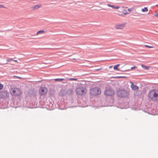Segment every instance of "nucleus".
<instances>
[{
	"label": "nucleus",
	"instance_id": "34",
	"mask_svg": "<svg viewBox=\"0 0 158 158\" xmlns=\"http://www.w3.org/2000/svg\"><path fill=\"white\" fill-rule=\"evenodd\" d=\"M101 69V68H100L99 69H95V70H96L97 71H98L100 70Z\"/></svg>",
	"mask_w": 158,
	"mask_h": 158
},
{
	"label": "nucleus",
	"instance_id": "5",
	"mask_svg": "<svg viewBox=\"0 0 158 158\" xmlns=\"http://www.w3.org/2000/svg\"><path fill=\"white\" fill-rule=\"evenodd\" d=\"M76 91V94L80 95H84L86 92V90L85 88L83 87H79L77 88Z\"/></svg>",
	"mask_w": 158,
	"mask_h": 158
},
{
	"label": "nucleus",
	"instance_id": "35",
	"mask_svg": "<svg viewBox=\"0 0 158 158\" xmlns=\"http://www.w3.org/2000/svg\"><path fill=\"white\" fill-rule=\"evenodd\" d=\"M108 6H109V7H110V6L111 5L109 4H107V5Z\"/></svg>",
	"mask_w": 158,
	"mask_h": 158
},
{
	"label": "nucleus",
	"instance_id": "6",
	"mask_svg": "<svg viewBox=\"0 0 158 158\" xmlns=\"http://www.w3.org/2000/svg\"><path fill=\"white\" fill-rule=\"evenodd\" d=\"M104 94L106 96H111L115 94L114 91L111 88L106 89L104 91Z\"/></svg>",
	"mask_w": 158,
	"mask_h": 158
},
{
	"label": "nucleus",
	"instance_id": "11",
	"mask_svg": "<svg viewBox=\"0 0 158 158\" xmlns=\"http://www.w3.org/2000/svg\"><path fill=\"white\" fill-rule=\"evenodd\" d=\"M66 91L64 90H60L59 92V95L60 96H64L66 95Z\"/></svg>",
	"mask_w": 158,
	"mask_h": 158
},
{
	"label": "nucleus",
	"instance_id": "2",
	"mask_svg": "<svg viewBox=\"0 0 158 158\" xmlns=\"http://www.w3.org/2000/svg\"><path fill=\"white\" fill-rule=\"evenodd\" d=\"M11 94L15 96H19L22 93L21 90L17 88H12L10 91Z\"/></svg>",
	"mask_w": 158,
	"mask_h": 158
},
{
	"label": "nucleus",
	"instance_id": "8",
	"mask_svg": "<svg viewBox=\"0 0 158 158\" xmlns=\"http://www.w3.org/2000/svg\"><path fill=\"white\" fill-rule=\"evenodd\" d=\"M9 93L6 91H0V98H6L9 97Z\"/></svg>",
	"mask_w": 158,
	"mask_h": 158
},
{
	"label": "nucleus",
	"instance_id": "16",
	"mask_svg": "<svg viewBox=\"0 0 158 158\" xmlns=\"http://www.w3.org/2000/svg\"><path fill=\"white\" fill-rule=\"evenodd\" d=\"M141 67L143 68L145 70H148L149 69L150 67L149 66H146L144 64H141Z\"/></svg>",
	"mask_w": 158,
	"mask_h": 158
},
{
	"label": "nucleus",
	"instance_id": "36",
	"mask_svg": "<svg viewBox=\"0 0 158 158\" xmlns=\"http://www.w3.org/2000/svg\"><path fill=\"white\" fill-rule=\"evenodd\" d=\"M13 61H15V62H17V60H13Z\"/></svg>",
	"mask_w": 158,
	"mask_h": 158
},
{
	"label": "nucleus",
	"instance_id": "28",
	"mask_svg": "<svg viewBox=\"0 0 158 158\" xmlns=\"http://www.w3.org/2000/svg\"><path fill=\"white\" fill-rule=\"evenodd\" d=\"M133 9L132 8H129L127 10L129 11H131L133 10Z\"/></svg>",
	"mask_w": 158,
	"mask_h": 158
},
{
	"label": "nucleus",
	"instance_id": "21",
	"mask_svg": "<svg viewBox=\"0 0 158 158\" xmlns=\"http://www.w3.org/2000/svg\"><path fill=\"white\" fill-rule=\"evenodd\" d=\"M122 12L123 13V14L124 15H126L129 14V13L127 12V10L125 9H123L122 10Z\"/></svg>",
	"mask_w": 158,
	"mask_h": 158
},
{
	"label": "nucleus",
	"instance_id": "25",
	"mask_svg": "<svg viewBox=\"0 0 158 158\" xmlns=\"http://www.w3.org/2000/svg\"><path fill=\"white\" fill-rule=\"evenodd\" d=\"M137 68V67L135 66H134L133 67H131V69H128V71H129L131 69V70H133V69H136V68Z\"/></svg>",
	"mask_w": 158,
	"mask_h": 158
},
{
	"label": "nucleus",
	"instance_id": "7",
	"mask_svg": "<svg viewBox=\"0 0 158 158\" xmlns=\"http://www.w3.org/2000/svg\"><path fill=\"white\" fill-rule=\"evenodd\" d=\"M37 94V91L31 89L28 91V95L31 98H33L34 99H36V95Z\"/></svg>",
	"mask_w": 158,
	"mask_h": 158
},
{
	"label": "nucleus",
	"instance_id": "24",
	"mask_svg": "<svg viewBox=\"0 0 158 158\" xmlns=\"http://www.w3.org/2000/svg\"><path fill=\"white\" fill-rule=\"evenodd\" d=\"M144 46L145 47H147V48H153V46H149V45H144Z\"/></svg>",
	"mask_w": 158,
	"mask_h": 158
},
{
	"label": "nucleus",
	"instance_id": "27",
	"mask_svg": "<svg viewBox=\"0 0 158 158\" xmlns=\"http://www.w3.org/2000/svg\"><path fill=\"white\" fill-rule=\"evenodd\" d=\"M120 8V7L118 6H114V9H118Z\"/></svg>",
	"mask_w": 158,
	"mask_h": 158
},
{
	"label": "nucleus",
	"instance_id": "32",
	"mask_svg": "<svg viewBox=\"0 0 158 158\" xmlns=\"http://www.w3.org/2000/svg\"><path fill=\"white\" fill-rule=\"evenodd\" d=\"M114 6L113 5H111L110 6V7H111L112 8H114Z\"/></svg>",
	"mask_w": 158,
	"mask_h": 158
},
{
	"label": "nucleus",
	"instance_id": "37",
	"mask_svg": "<svg viewBox=\"0 0 158 158\" xmlns=\"http://www.w3.org/2000/svg\"><path fill=\"white\" fill-rule=\"evenodd\" d=\"M119 15H123V14H119Z\"/></svg>",
	"mask_w": 158,
	"mask_h": 158
},
{
	"label": "nucleus",
	"instance_id": "23",
	"mask_svg": "<svg viewBox=\"0 0 158 158\" xmlns=\"http://www.w3.org/2000/svg\"><path fill=\"white\" fill-rule=\"evenodd\" d=\"M13 60V59L12 58H8L7 59H6V61L7 62H10L12 61Z\"/></svg>",
	"mask_w": 158,
	"mask_h": 158
},
{
	"label": "nucleus",
	"instance_id": "29",
	"mask_svg": "<svg viewBox=\"0 0 158 158\" xmlns=\"http://www.w3.org/2000/svg\"><path fill=\"white\" fill-rule=\"evenodd\" d=\"M5 6L2 5H0V8H5Z\"/></svg>",
	"mask_w": 158,
	"mask_h": 158
},
{
	"label": "nucleus",
	"instance_id": "10",
	"mask_svg": "<svg viewBox=\"0 0 158 158\" xmlns=\"http://www.w3.org/2000/svg\"><path fill=\"white\" fill-rule=\"evenodd\" d=\"M48 107H47V109L50 110H51L54 108V106H53V104L52 102H49L47 104Z\"/></svg>",
	"mask_w": 158,
	"mask_h": 158
},
{
	"label": "nucleus",
	"instance_id": "31",
	"mask_svg": "<svg viewBox=\"0 0 158 158\" xmlns=\"http://www.w3.org/2000/svg\"><path fill=\"white\" fill-rule=\"evenodd\" d=\"M154 16L157 18H158V13L155 15Z\"/></svg>",
	"mask_w": 158,
	"mask_h": 158
},
{
	"label": "nucleus",
	"instance_id": "15",
	"mask_svg": "<svg viewBox=\"0 0 158 158\" xmlns=\"http://www.w3.org/2000/svg\"><path fill=\"white\" fill-rule=\"evenodd\" d=\"M120 65V64H118L115 65L113 67L114 69L115 70L119 71V69L118 68V67Z\"/></svg>",
	"mask_w": 158,
	"mask_h": 158
},
{
	"label": "nucleus",
	"instance_id": "19",
	"mask_svg": "<svg viewBox=\"0 0 158 158\" xmlns=\"http://www.w3.org/2000/svg\"><path fill=\"white\" fill-rule=\"evenodd\" d=\"M44 32H45V31L44 30H40V31H37L36 34H37V35H38L40 34H41L44 33Z\"/></svg>",
	"mask_w": 158,
	"mask_h": 158
},
{
	"label": "nucleus",
	"instance_id": "3",
	"mask_svg": "<svg viewBox=\"0 0 158 158\" xmlns=\"http://www.w3.org/2000/svg\"><path fill=\"white\" fill-rule=\"evenodd\" d=\"M101 91L100 88L95 87L89 90V93L91 95L96 96L99 94Z\"/></svg>",
	"mask_w": 158,
	"mask_h": 158
},
{
	"label": "nucleus",
	"instance_id": "12",
	"mask_svg": "<svg viewBox=\"0 0 158 158\" xmlns=\"http://www.w3.org/2000/svg\"><path fill=\"white\" fill-rule=\"evenodd\" d=\"M131 88L133 90H138L139 89V87L138 86L134 84L132 82H131Z\"/></svg>",
	"mask_w": 158,
	"mask_h": 158
},
{
	"label": "nucleus",
	"instance_id": "22",
	"mask_svg": "<svg viewBox=\"0 0 158 158\" xmlns=\"http://www.w3.org/2000/svg\"><path fill=\"white\" fill-rule=\"evenodd\" d=\"M64 80V79L63 78H56L54 79V80L56 81H62Z\"/></svg>",
	"mask_w": 158,
	"mask_h": 158
},
{
	"label": "nucleus",
	"instance_id": "17",
	"mask_svg": "<svg viewBox=\"0 0 158 158\" xmlns=\"http://www.w3.org/2000/svg\"><path fill=\"white\" fill-rule=\"evenodd\" d=\"M135 94L137 96H140L142 94V92L140 90H138L136 92Z\"/></svg>",
	"mask_w": 158,
	"mask_h": 158
},
{
	"label": "nucleus",
	"instance_id": "26",
	"mask_svg": "<svg viewBox=\"0 0 158 158\" xmlns=\"http://www.w3.org/2000/svg\"><path fill=\"white\" fill-rule=\"evenodd\" d=\"M3 85L2 84L0 83V90L3 89Z\"/></svg>",
	"mask_w": 158,
	"mask_h": 158
},
{
	"label": "nucleus",
	"instance_id": "20",
	"mask_svg": "<svg viewBox=\"0 0 158 158\" xmlns=\"http://www.w3.org/2000/svg\"><path fill=\"white\" fill-rule=\"evenodd\" d=\"M141 11L143 12H147L148 11V9L147 7H144L142 9Z\"/></svg>",
	"mask_w": 158,
	"mask_h": 158
},
{
	"label": "nucleus",
	"instance_id": "1",
	"mask_svg": "<svg viewBox=\"0 0 158 158\" xmlns=\"http://www.w3.org/2000/svg\"><path fill=\"white\" fill-rule=\"evenodd\" d=\"M148 96V98L153 101L158 100V90L155 89L150 90Z\"/></svg>",
	"mask_w": 158,
	"mask_h": 158
},
{
	"label": "nucleus",
	"instance_id": "33",
	"mask_svg": "<svg viewBox=\"0 0 158 158\" xmlns=\"http://www.w3.org/2000/svg\"><path fill=\"white\" fill-rule=\"evenodd\" d=\"M113 67V66H112V65H111V66H110L109 67V68L110 69V68H112Z\"/></svg>",
	"mask_w": 158,
	"mask_h": 158
},
{
	"label": "nucleus",
	"instance_id": "18",
	"mask_svg": "<svg viewBox=\"0 0 158 158\" xmlns=\"http://www.w3.org/2000/svg\"><path fill=\"white\" fill-rule=\"evenodd\" d=\"M67 93L68 94L70 95H72V94H73V90L71 89H69L68 90Z\"/></svg>",
	"mask_w": 158,
	"mask_h": 158
},
{
	"label": "nucleus",
	"instance_id": "4",
	"mask_svg": "<svg viewBox=\"0 0 158 158\" xmlns=\"http://www.w3.org/2000/svg\"><path fill=\"white\" fill-rule=\"evenodd\" d=\"M128 94L127 90L123 89L119 90L117 92V96L120 98L126 97L127 96Z\"/></svg>",
	"mask_w": 158,
	"mask_h": 158
},
{
	"label": "nucleus",
	"instance_id": "14",
	"mask_svg": "<svg viewBox=\"0 0 158 158\" xmlns=\"http://www.w3.org/2000/svg\"><path fill=\"white\" fill-rule=\"evenodd\" d=\"M41 6V5H36L34 6H33L31 7V8L32 10L36 9L39 8Z\"/></svg>",
	"mask_w": 158,
	"mask_h": 158
},
{
	"label": "nucleus",
	"instance_id": "30",
	"mask_svg": "<svg viewBox=\"0 0 158 158\" xmlns=\"http://www.w3.org/2000/svg\"><path fill=\"white\" fill-rule=\"evenodd\" d=\"M70 80H77V79L74 78H71Z\"/></svg>",
	"mask_w": 158,
	"mask_h": 158
},
{
	"label": "nucleus",
	"instance_id": "9",
	"mask_svg": "<svg viewBox=\"0 0 158 158\" xmlns=\"http://www.w3.org/2000/svg\"><path fill=\"white\" fill-rule=\"evenodd\" d=\"M47 91V88L45 87H41L39 89V93L40 96L44 95Z\"/></svg>",
	"mask_w": 158,
	"mask_h": 158
},
{
	"label": "nucleus",
	"instance_id": "13",
	"mask_svg": "<svg viewBox=\"0 0 158 158\" xmlns=\"http://www.w3.org/2000/svg\"><path fill=\"white\" fill-rule=\"evenodd\" d=\"M125 26L124 24H120L118 25H116L115 26V28L117 29H122Z\"/></svg>",
	"mask_w": 158,
	"mask_h": 158
}]
</instances>
